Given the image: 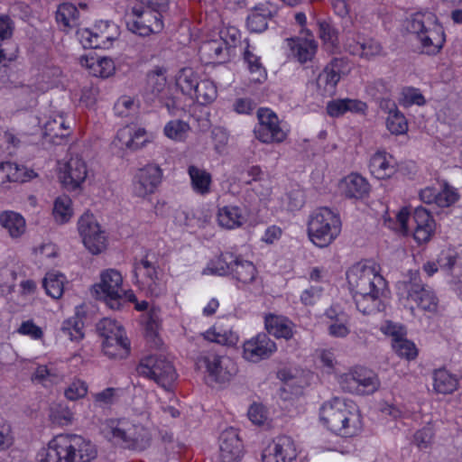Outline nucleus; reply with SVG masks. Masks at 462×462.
I'll list each match as a JSON object with an SVG mask.
<instances>
[{
  "label": "nucleus",
  "mask_w": 462,
  "mask_h": 462,
  "mask_svg": "<svg viewBox=\"0 0 462 462\" xmlns=\"http://www.w3.org/2000/svg\"><path fill=\"white\" fill-rule=\"evenodd\" d=\"M0 225L13 238L20 237L26 229L25 218L12 210H5L0 214Z\"/></svg>",
  "instance_id": "nucleus-44"
},
{
  "label": "nucleus",
  "mask_w": 462,
  "mask_h": 462,
  "mask_svg": "<svg viewBox=\"0 0 462 462\" xmlns=\"http://www.w3.org/2000/svg\"><path fill=\"white\" fill-rule=\"evenodd\" d=\"M319 422L331 434L345 439L358 436L364 427L358 405L352 400L338 396L320 404Z\"/></svg>",
  "instance_id": "nucleus-1"
},
{
  "label": "nucleus",
  "mask_w": 462,
  "mask_h": 462,
  "mask_svg": "<svg viewBox=\"0 0 462 462\" xmlns=\"http://www.w3.org/2000/svg\"><path fill=\"white\" fill-rule=\"evenodd\" d=\"M415 223L413 238L419 244L428 243L436 230V222L432 214L423 207H417L413 211Z\"/></svg>",
  "instance_id": "nucleus-28"
},
{
  "label": "nucleus",
  "mask_w": 462,
  "mask_h": 462,
  "mask_svg": "<svg viewBox=\"0 0 462 462\" xmlns=\"http://www.w3.org/2000/svg\"><path fill=\"white\" fill-rule=\"evenodd\" d=\"M272 17V12L268 6L260 4L247 16L246 26L251 32L261 33L268 27V22Z\"/></svg>",
  "instance_id": "nucleus-46"
},
{
  "label": "nucleus",
  "mask_w": 462,
  "mask_h": 462,
  "mask_svg": "<svg viewBox=\"0 0 462 462\" xmlns=\"http://www.w3.org/2000/svg\"><path fill=\"white\" fill-rule=\"evenodd\" d=\"M199 53L206 63L223 62L228 56L227 42L222 38L204 42Z\"/></svg>",
  "instance_id": "nucleus-37"
},
{
  "label": "nucleus",
  "mask_w": 462,
  "mask_h": 462,
  "mask_svg": "<svg viewBox=\"0 0 462 462\" xmlns=\"http://www.w3.org/2000/svg\"><path fill=\"white\" fill-rule=\"evenodd\" d=\"M101 281L94 286L97 294H102L104 300L115 308L114 303L119 305L122 299V274L115 269H107L101 273Z\"/></svg>",
  "instance_id": "nucleus-25"
},
{
  "label": "nucleus",
  "mask_w": 462,
  "mask_h": 462,
  "mask_svg": "<svg viewBox=\"0 0 462 462\" xmlns=\"http://www.w3.org/2000/svg\"><path fill=\"white\" fill-rule=\"evenodd\" d=\"M58 177L66 189L74 191L80 187L88 177L87 162L78 154L70 156L68 161H59Z\"/></svg>",
  "instance_id": "nucleus-17"
},
{
  "label": "nucleus",
  "mask_w": 462,
  "mask_h": 462,
  "mask_svg": "<svg viewBox=\"0 0 462 462\" xmlns=\"http://www.w3.org/2000/svg\"><path fill=\"white\" fill-rule=\"evenodd\" d=\"M72 133L73 125L63 114L51 116L42 125L43 138L54 145L67 144Z\"/></svg>",
  "instance_id": "nucleus-20"
},
{
  "label": "nucleus",
  "mask_w": 462,
  "mask_h": 462,
  "mask_svg": "<svg viewBox=\"0 0 462 462\" xmlns=\"http://www.w3.org/2000/svg\"><path fill=\"white\" fill-rule=\"evenodd\" d=\"M339 189L346 198L363 199L370 192V184L361 174L352 172L341 180Z\"/></svg>",
  "instance_id": "nucleus-32"
},
{
  "label": "nucleus",
  "mask_w": 462,
  "mask_h": 462,
  "mask_svg": "<svg viewBox=\"0 0 462 462\" xmlns=\"http://www.w3.org/2000/svg\"><path fill=\"white\" fill-rule=\"evenodd\" d=\"M199 74L190 67L180 69L175 76V85L183 95L189 97L195 91V87L199 80Z\"/></svg>",
  "instance_id": "nucleus-48"
},
{
  "label": "nucleus",
  "mask_w": 462,
  "mask_h": 462,
  "mask_svg": "<svg viewBox=\"0 0 462 462\" xmlns=\"http://www.w3.org/2000/svg\"><path fill=\"white\" fill-rule=\"evenodd\" d=\"M434 438V430L432 427L427 426L417 430L414 434V441L420 448H429Z\"/></svg>",
  "instance_id": "nucleus-62"
},
{
  "label": "nucleus",
  "mask_w": 462,
  "mask_h": 462,
  "mask_svg": "<svg viewBox=\"0 0 462 462\" xmlns=\"http://www.w3.org/2000/svg\"><path fill=\"white\" fill-rule=\"evenodd\" d=\"M407 300L415 303L416 307L430 314H435L439 307V298L435 291L421 282H410L405 284Z\"/></svg>",
  "instance_id": "nucleus-23"
},
{
  "label": "nucleus",
  "mask_w": 462,
  "mask_h": 462,
  "mask_svg": "<svg viewBox=\"0 0 462 462\" xmlns=\"http://www.w3.org/2000/svg\"><path fill=\"white\" fill-rule=\"evenodd\" d=\"M116 139L122 146L135 151L147 142L146 131L142 127L125 125L117 131Z\"/></svg>",
  "instance_id": "nucleus-38"
},
{
  "label": "nucleus",
  "mask_w": 462,
  "mask_h": 462,
  "mask_svg": "<svg viewBox=\"0 0 462 462\" xmlns=\"http://www.w3.org/2000/svg\"><path fill=\"white\" fill-rule=\"evenodd\" d=\"M369 171L377 180L392 178L398 171L396 159L385 151H377L369 161Z\"/></svg>",
  "instance_id": "nucleus-29"
},
{
  "label": "nucleus",
  "mask_w": 462,
  "mask_h": 462,
  "mask_svg": "<svg viewBox=\"0 0 462 462\" xmlns=\"http://www.w3.org/2000/svg\"><path fill=\"white\" fill-rule=\"evenodd\" d=\"M386 290H372L366 291H352L353 299L358 311L364 315H374L385 310L383 300Z\"/></svg>",
  "instance_id": "nucleus-27"
},
{
  "label": "nucleus",
  "mask_w": 462,
  "mask_h": 462,
  "mask_svg": "<svg viewBox=\"0 0 462 462\" xmlns=\"http://www.w3.org/2000/svg\"><path fill=\"white\" fill-rule=\"evenodd\" d=\"M380 330L383 334L392 338V348L401 358L411 361L417 358L419 350L415 343L407 338L405 326L386 320Z\"/></svg>",
  "instance_id": "nucleus-16"
},
{
  "label": "nucleus",
  "mask_w": 462,
  "mask_h": 462,
  "mask_svg": "<svg viewBox=\"0 0 462 462\" xmlns=\"http://www.w3.org/2000/svg\"><path fill=\"white\" fill-rule=\"evenodd\" d=\"M136 371L140 376L154 381L164 389L170 388L177 379L173 365L162 356L152 355L142 358Z\"/></svg>",
  "instance_id": "nucleus-10"
},
{
  "label": "nucleus",
  "mask_w": 462,
  "mask_h": 462,
  "mask_svg": "<svg viewBox=\"0 0 462 462\" xmlns=\"http://www.w3.org/2000/svg\"><path fill=\"white\" fill-rule=\"evenodd\" d=\"M97 456L95 444L76 434H60L36 457L37 462H92Z\"/></svg>",
  "instance_id": "nucleus-3"
},
{
  "label": "nucleus",
  "mask_w": 462,
  "mask_h": 462,
  "mask_svg": "<svg viewBox=\"0 0 462 462\" xmlns=\"http://www.w3.org/2000/svg\"><path fill=\"white\" fill-rule=\"evenodd\" d=\"M187 173L190 180L192 191L199 196H207L211 192L212 174L204 168L194 164L188 166Z\"/></svg>",
  "instance_id": "nucleus-35"
},
{
  "label": "nucleus",
  "mask_w": 462,
  "mask_h": 462,
  "mask_svg": "<svg viewBox=\"0 0 462 462\" xmlns=\"http://www.w3.org/2000/svg\"><path fill=\"white\" fill-rule=\"evenodd\" d=\"M28 170L24 165L15 162H0V192L9 189L11 182H24L27 180Z\"/></svg>",
  "instance_id": "nucleus-36"
},
{
  "label": "nucleus",
  "mask_w": 462,
  "mask_h": 462,
  "mask_svg": "<svg viewBox=\"0 0 462 462\" xmlns=\"http://www.w3.org/2000/svg\"><path fill=\"white\" fill-rule=\"evenodd\" d=\"M350 291L387 290V281L381 274V267L373 260L365 259L352 264L346 272Z\"/></svg>",
  "instance_id": "nucleus-7"
},
{
  "label": "nucleus",
  "mask_w": 462,
  "mask_h": 462,
  "mask_svg": "<svg viewBox=\"0 0 462 462\" xmlns=\"http://www.w3.org/2000/svg\"><path fill=\"white\" fill-rule=\"evenodd\" d=\"M319 37L324 47L334 52L339 48L338 31L326 20H319Z\"/></svg>",
  "instance_id": "nucleus-49"
},
{
  "label": "nucleus",
  "mask_w": 462,
  "mask_h": 462,
  "mask_svg": "<svg viewBox=\"0 0 462 462\" xmlns=\"http://www.w3.org/2000/svg\"><path fill=\"white\" fill-rule=\"evenodd\" d=\"M79 63L85 67L88 73L97 78H108L115 73L114 60L107 57L82 56Z\"/></svg>",
  "instance_id": "nucleus-34"
},
{
  "label": "nucleus",
  "mask_w": 462,
  "mask_h": 462,
  "mask_svg": "<svg viewBox=\"0 0 462 462\" xmlns=\"http://www.w3.org/2000/svg\"><path fill=\"white\" fill-rule=\"evenodd\" d=\"M232 266L230 273L232 279L242 285L253 283L258 276V270L254 263L245 260L241 255H236Z\"/></svg>",
  "instance_id": "nucleus-39"
},
{
  "label": "nucleus",
  "mask_w": 462,
  "mask_h": 462,
  "mask_svg": "<svg viewBox=\"0 0 462 462\" xmlns=\"http://www.w3.org/2000/svg\"><path fill=\"white\" fill-rule=\"evenodd\" d=\"M288 44L293 58L301 65L310 62L318 51V42L308 28L300 29V36L288 39Z\"/></svg>",
  "instance_id": "nucleus-21"
},
{
  "label": "nucleus",
  "mask_w": 462,
  "mask_h": 462,
  "mask_svg": "<svg viewBox=\"0 0 462 462\" xmlns=\"http://www.w3.org/2000/svg\"><path fill=\"white\" fill-rule=\"evenodd\" d=\"M264 325L267 332L276 338L288 340L293 337L294 324L284 316L269 314L265 317Z\"/></svg>",
  "instance_id": "nucleus-41"
},
{
  "label": "nucleus",
  "mask_w": 462,
  "mask_h": 462,
  "mask_svg": "<svg viewBox=\"0 0 462 462\" xmlns=\"http://www.w3.org/2000/svg\"><path fill=\"white\" fill-rule=\"evenodd\" d=\"M55 18L59 26L68 31L79 25V11L73 4L63 3L58 6Z\"/></svg>",
  "instance_id": "nucleus-47"
},
{
  "label": "nucleus",
  "mask_w": 462,
  "mask_h": 462,
  "mask_svg": "<svg viewBox=\"0 0 462 462\" xmlns=\"http://www.w3.org/2000/svg\"><path fill=\"white\" fill-rule=\"evenodd\" d=\"M236 255L228 251L220 253L208 262L207 266L203 270V274L230 275Z\"/></svg>",
  "instance_id": "nucleus-42"
},
{
  "label": "nucleus",
  "mask_w": 462,
  "mask_h": 462,
  "mask_svg": "<svg viewBox=\"0 0 462 462\" xmlns=\"http://www.w3.org/2000/svg\"><path fill=\"white\" fill-rule=\"evenodd\" d=\"M368 106L365 102L356 98H336L328 101L326 112L332 118H338L346 113L354 115H366Z\"/></svg>",
  "instance_id": "nucleus-30"
},
{
  "label": "nucleus",
  "mask_w": 462,
  "mask_h": 462,
  "mask_svg": "<svg viewBox=\"0 0 462 462\" xmlns=\"http://www.w3.org/2000/svg\"><path fill=\"white\" fill-rule=\"evenodd\" d=\"M202 337L208 342L228 346H234L239 341V335L233 327L220 320L203 332Z\"/></svg>",
  "instance_id": "nucleus-31"
},
{
  "label": "nucleus",
  "mask_w": 462,
  "mask_h": 462,
  "mask_svg": "<svg viewBox=\"0 0 462 462\" xmlns=\"http://www.w3.org/2000/svg\"><path fill=\"white\" fill-rule=\"evenodd\" d=\"M124 429L123 439L119 441L118 448L141 452L150 447L152 434L147 427L126 418Z\"/></svg>",
  "instance_id": "nucleus-18"
},
{
  "label": "nucleus",
  "mask_w": 462,
  "mask_h": 462,
  "mask_svg": "<svg viewBox=\"0 0 462 462\" xmlns=\"http://www.w3.org/2000/svg\"><path fill=\"white\" fill-rule=\"evenodd\" d=\"M342 223L338 213L328 207L316 209L308 221V236L318 247L331 245L341 233Z\"/></svg>",
  "instance_id": "nucleus-5"
},
{
  "label": "nucleus",
  "mask_w": 462,
  "mask_h": 462,
  "mask_svg": "<svg viewBox=\"0 0 462 462\" xmlns=\"http://www.w3.org/2000/svg\"><path fill=\"white\" fill-rule=\"evenodd\" d=\"M78 229L86 248L98 254L106 248V236L92 213L85 212L79 219Z\"/></svg>",
  "instance_id": "nucleus-15"
},
{
  "label": "nucleus",
  "mask_w": 462,
  "mask_h": 462,
  "mask_svg": "<svg viewBox=\"0 0 462 462\" xmlns=\"http://www.w3.org/2000/svg\"><path fill=\"white\" fill-rule=\"evenodd\" d=\"M233 111L238 115H251L256 107V104L249 97L236 98L233 103Z\"/></svg>",
  "instance_id": "nucleus-64"
},
{
  "label": "nucleus",
  "mask_w": 462,
  "mask_h": 462,
  "mask_svg": "<svg viewBox=\"0 0 462 462\" xmlns=\"http://www.w3.org/2000/svg\"><path fill=\"white\" fill-rule=\"evenodd\" d=\"M79 41L85 49L108 50L120 35L119 26L108 20L97 21L92 28L79 32Z\"/></svg>",
  "instance_id": "nucleus-9"
},
{
  "label": "nucleus",
  "mask_w": 462,
  "mask_h": 462,
  "mask_svg": "<svg viewBox=\"0 0 462 462\" xmlns=\"http://www.w3.org/2000/svg\"><path fill=\"white\" fill-rule=\"evenodd\" d=\"M97 329L103 337L102 349L105 356L113 359H123L129 356L131 342L119 322L104 318L97 323Z\"/></svg>",
  "instance_id": "nucleus-8"
},
{
  "label": "nucleus",
  "mask_w": 462,
  "mask_h": 462,
  "mask_svg": "<svg viewBox=\"0 0 462 462\" xmlns=\"http://www.w3.org/2000/svg\"><path fill=\"white\" fill-rule=\"evenodd\" d=\"M402 103L405 106H411L412 105L423 106L426 100L419 88L406 87L403 88L402 91Z\"/></svg>",
  "instance_id": "nucleus-60"
},
{
  "label": "nucleus",
  "mask_w": 462,
  "mask_h": 462,
  "mask_svg": "<svg viewBox=\"0 0 462 462\" xmlns=\"http://www.w3.org/2000/svg\"><path fill=\"white\" fill-rule=\"evenodd\" d=\"M432 381L434 392L443 395L452 394L459 385L457 376L444 367L433 371Z\"/></svg>",
  "instance_id": "nucleus-40"
},
{
  "label": "nucleus",
  "mask_w": 462,
  "mask_h": 462,
  "mask_svg": "<svg viewBox=\"0 0 462 462\" xmlns=\"http://www.w3.org/2000/svg\"><path fill=\"white\" fill-rule=\"evenodd\" d=\"M88 386L87 383L80 379H76L65 390V397L70 401H77L84 398L88 393Z\"/></svg>",
  "instance_id": "nucleus-61"
},
{
  "label": "nucleus",
  "mask_w": 462,
  "mask_h": 462,
  "mask_svg": "<svg viewBox=\"0 0 462 462\" xmlns=\"http://www.w3.org/2000/svg\"><path fill=\"white\" fill-rule=\"evenodd\" d=\"M61 332L71 341H79L84 337V322L82 319L75 315L66 319L61 325Z\"/></svg>",
  "instance_id": "nucleus-55"
},
{
  "label": "nucleus",
  "mask_w": 462,
  "mask_h": 462,
  "mask_svg": "<svg viewBox=\"0 0 462 462\" xmlns=\"http://www.w3.org/2000/svg\"><path fill=\"white\" fill-rule=\"evenodd\" d=\"M210 137L215 152L218 154H223L226 151L229 141V134L226 129L221 126H215L211 130Z\"/></svg>",
  "instance_id": "nucleus-58"
},
{
  "label": "nucleus",
  "mask_w": 462,
  "mask_h": 462,
  "mask_svg": "<svg viewBox=\"0 0 462 462\" xmlns=\"http://www.w3.org/2000/svg\"><path fill=\"white\" fill-rule=\"evenodd\" d=\"M120 391V388L106 387L101 392L93 394V401L98 407H111L117 402Z\"/></svg>",
  "instance_id": "nucleus-57"
},
{
  "label": "nucleus",
  "mask_w": 462,
  "mask_h": 462,
  "mask_svg": "<svg viewBox=\"0 0 462 462\" xmlns=\"http://www.w3.org/2000/svg\"><path fill=\"white\" fill-rule=\"evenodd\" d=\"M403 28L418 42L420 53L436 56L446 43V32L437 14L428 9L411 14L403 21Z\"/></svg>",
  "instance_id": "nucleus-2"
},
{
  "label": "nucleus",
  "mask_w": 462,
  "mask_h": 462,
  "mask_svg": "<svg viewBox=\"0 0 462 462\" xmlns=\"http://www.w3.org/2000/svg\"><path fill=\"white\" fill-rule=\"evenodd\" d=\"M133 6L126 15V27L141 37L161 32L164 28L163 14L169 10V0H144Z\"/></svg>",
  "instance_id": "nucleus-4"
},
{
  "label": "nucleus",
  "mask_w": 462,
  "mask_h": 462,
  "mask_svg": "<svg viewBox=\"0 0 462 462\" xmlns=\"http://www.w3.org/2000/svg\"><path fill=\"white\" fill-rule=\"evenodd\" d=\"M52 215L59 224L69 221L73 215L72 200L67 195L59 196L54 200Z\"/></svg>",
  "instance_id": "nucleus-53"
},
{
  "label": "nucleus",
  "mask_w": 462,
  "mask_h": 462,
  "mask_svg": "<svg viewBox=\"0 0 462 462\" xmlns=\"http://www.w3.org/2000/svg\"><path fill=\"white\" fill-rule=\"evenodd\" d=\"M190 130L189 124L184 120H170L163 128V134L166 137L175 142H183L187 138Z\"/></svg>",
  "instance_id": "nucleus-54"
},
{
  "label": "nucleus",
  "mask_w": 462,
  "mask_h": 462,
  "mask_svg": "<svg viewBox=\"0 0 462 462\" xmlns=\"http://www.w3.org/2000/svg\"><path fill=\"white\" fill-rule=\"evenodd\" d=\"M217 97V88L215 82L208 79H199L189 98L199 105L207 106L213 103Z\"/></svg>",
  "instance_id": "nucleus-45"
},
{
  "label": "nucleus",
  "mask_w": 462,
  "mask_h": 462,
  "mask_svg": "<svg viewBox=\"0 0 462 462\" xmlns=\"http://www.w3.org/2000/svg\"><path fill=\"white\" fill-rule=\"evenodd\" d=\"M162 271L157 263L149 261L147 256L134 264V282L147 295L158 297L162 294Z\"/></svg>",
  "instance_id": "nucleus-13"
},
{
  "label": "nucleus",
  "mask_w": 462,
  "mask_h": 462,
  "mask_svg": "<svg viewBox=\"0 0 462 462\" xmlns=\"http://www.w3.org/2000/svg\"><path fill=\"white\" fill-rule=\"evenodd\" d=\"M352 66L347 58H332L319 72L317 88L324 97L335 95L341 79L351 71Z\"/></svg>",
  "instance_id": "nucleus-14"
},
{
  "label": "nucleus",
  "mask_w": 462,
  "mask_h": 462,
  "mask_svg": "<svg viewBox=\"0 0 462 462\" xmlns=\"http://www.w3.org/2000/svg\"><path fill=\"white\" fill-rule=\"evenodd\" d=\"M167 69L164 67L157 66L148 72L147 79L149 84H152V93H160L166 85Z\"/></svg>",
  "instance_id": "nucleus-59"
},
{
  "label": "nucleus",
  "mask_w": 462,
  "mask_h": 462,
  "mask_svg": "<svg viewBox=\"0 0 462 462\" xmlns=\"http://www.w3.org/2000/svg\"><path fill=\"white\" fill-rule=\"evenodd\" d=\"M337 381L344 392L357 395L373 394L380 384L377 375L372 370L359 365L341 374Z\"/></svg>",
  "instance_id": "nucleus-11"
},
{
  "label": "nucleus",
  "mask_w": 462,
  "mask_h": 462,
  "mask_svg": "<svg viewBox=\"0 0 462 462\" xmlns=\"http://www.w3.org/2000/svg\"><path fill=\"white\" fill-rule=\"evenodd\" d=\"M217 221L221 227L234 230L242 227L247 222V215L239 206L226 205L218 208Z\"/></svg>",
  "instance_id": "nucleus-33"
},
{
  "label": "nucleus",
  "mask_w": 462,
  "mask_h": 462,
  "mask_svg": "<svg viewBox=\"0 0 462 462\" xmlns=\"http://www.w3.org/2000/svg\"><path fill=\"white\" fill-rule=\"evenodd\" d=\"M387 103L391 106L386 119L387 129L391 134L395 135L406 134L408 131V123L404 115L398 110L394 102L388 100Z\"/></svg>",
  "instance_id": "nucleus-50"
},
{
  "label": "nucleus",
  "mask_w": 462,
  "mask_h": 462,
  "mask_svg": "<svg viewBox=\"0 0 462 462\" xmlns=\"http://www.w3.org/2000/svg\"><path fill=\"white\" fill-rule=\"evenodd\" d=\"M126 418H108L100 424V434L113 446L118 447L119 441L123 439L124 426Z\"/></svg>",
  "instance_id": "nucleus-43"
},
{
  "label": "nucleus",
  "mask_w": 462,
  "mask_h": 462,
  "mask_svg": "<svg viewBox=\"0 0 462 462\" xmlns=\"http://www.w3.org/2000/svg\"><path fill=\"white\" fill-rule=\"evenodd\" d=\"M163 177L162 170L156 164H147L136 172L133 188L135 196L146 198L158 189Z\"/></svg>",
  "instance_id": "nucleus-19"
},
{
  "label": "nucleus",
  "mask_w": 462,
  "mask_h": 462,
  "mask_svg": "<svg viewBox=\"0 0 462 462\" xmlns=\"http://www.w3.org/2000/svg\"><path fill=\"white\" fill-rule=\"evenodd\" d=\"M196 365L204 373L205 382L208 385L228 383L238 371L232 358L214 351H208L198 356Z\"/></svg>",
  "instance_id": "nucleus-6"
},
{
  "label": "nucleus",
  "mask_w": 462,
  "mask_h": 462,
  "mask_svg": "<svg viewBox=\"0 0 462 462\" xmlns=\"http://www.w3.org/2000/svg\"><path fill=\"white\" fill-rule=\"evenodd\" d=\"M257 119L254 134L261 143H280L286 140L288 132L283 129L282 122L271 108L260 107L257 110Z\"/></svg>",
  "instance_id": "nucleus-12"
},
{
  "label": "nucleus",
  "mask_w": 462,
  "mask_h": 462,
  "mask_svg": "<svg viewBox=\"0 0 462 462\" xmlns=\"http://www.w3.org/2000/svg\"><path fill=\"white\" fill-rule=\"evenodd\" d=\"M244 60L247 64L248 70L251 74V81L254 83H262L267 79V71L261 58L253 53L249 47L244 52Z\"/></svg>",
  "instance_id": "nucleus-51"
},
{
  "label": "nucleus",
  "mask_w": 462,
  "mask_h": 462,
  "mask_svg": "<svg viewBox=\"0 0 462 462\" xmlns=\"http://www.w3.org/2000/svg\"><path fill=\"white\" fill-rule=\"evenodd\" d=\"M294 440L286 435L276 437L262 453V462H292L297 457Z\"/></svg>",
  "instance_id": "nucleus-22"
},
{
  "label": "nucleus",
  "mask_w": 462,
  "mask_h": 462,
  "mask_svg": "<svg viewBox=\"0 0 462 462\" xmlns=\"http://www.w3.org/2000/svg\"><path fill=\"white\" fill-rule=\"evenodd\" d=\"M65 279L66 277L59 272L47 273L42 281L46 294L52 299H60L64 292Z\"/></svg>",
  "instance_id": "nucleus-52"
},
{
  "label": "nucleus",
  "mask_w": 462,
  "mask_h": 462,
  "mask_svg": "<svg viewBox=\"0 0 462 462\" xmlns=\"http://www.w3.org/2000/svg\"><path fill=\"white\" fill-rule=\"evenodd\" d=\"M219 448L222 462H240L244 456V445L237 430L230 427L220 434Z\"/></svg>",
  "instance_id": "nucleus-26"
},
{
  "label": "nucleus",
  "mask_w": 462,
  "mask_h": 462,
  "mask_svg": "<svg viewBox=\"0 0 462 462\" xmlns=\"http://www.w3.org/2000/svg\"><path fill=\"white\" fill-rule=\"evenodd\" d=\"M249 420L255 425H263L267 420V411L263 404L254 402L248 409Z\"/></svg>",
  "instance_id": "nucleus-63"
},
{
  "label": "nucleus",
  "mask_w": 462,
  "mask_h": 462,
  "mask_svg": "<svg viewBox=\"0 0 462 462\" xmlns=\"http://www.w3.org/2000/svg\"><path fill=\"white\" fill-rule=\"evenodd\" d=\"M459 198L457 189L445 181L441 190H438L436 206L439 208H448L457 202Z\"/></svg>",
  "instance_id": "nucleus-56"
},
{
  "label": "nucleus",
  "mask_w": 462,
  "mask_h": 462,
  "mask_svg": "<svg viewBox=\"0 0 462 462\" xmlns=\"http://www.w3.org/2000/svg\"><path fill=\"white\" fill-rule=\"evenodd\" d=\"M277 349L276 344L268 335L259 333L243 344V357L251 363H259L269 358Z\"/></svg>",
  "instance_id": "nucleus-24"
}]
</instances>
